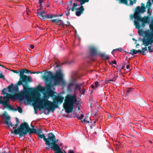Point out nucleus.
Listing matches in <instances>:
<instances>
[{
  "label": "nucleus",
  "mask_w": 153,
  "mask_h": 153,
  "mask_svg": "<svg viewBox=\"0 0 153 153\" xmlns=\"http://www.w3.org/2000/svg\"><path fill=\"white\" fill-rule=\"evenodd\" d=\"M146 38H153V31H149V30L145 32Z\"/></svg>",
  "instance_id": "obj_17"
},
{
  "label": "nucleus",
  "mask_w": 153,
  "mask_h": 153,
  "mask_svg": "<svg viewBox=\"0 0 153 153\" xmlns=\"http://www.w3.org/2000/svg\"><path fill=\"white\" fill-rule=\"evenodd\" d=\"M150 9V8H148V9H147V13L148 14H149Z\"/></svg>",
  "instance_id": "obj_53"
},
{
  "label": "nucleus",
  "mask_w": 153,
  "mask_h": 153,
  "mask_svg": "<svg viewBox=\"0 0 153 153\" xmlns=\"http://www.w3.org/2000/svg\"><path fill=\"white\" fill-rule=\"evenodd\" d=\"M16 121L17 123H18L19 122V121L18 119L17 118H16Z\"/></svg>",
  "instance_id": "obj_56"
},
{
  "label": "nucleus",
  "mask_w": 153,
  "mask_h": 153,
  "mask_svg": "<svg viewBox=\"0 0 153 153\" xmlns=\"http://www.w3.org/2000/svg\"><path fill=\"white\" fill-rule=\"evenodd\" d=\"M18 88L17 87H16V89H15V91H17L18 90Z\"/></svg>",
  "instance_id": "obj_61"
},
{
  "label": "nucleus",
  "mask_w": 153,
  "mask_h": 153,
  "mask_svg": "<svg viewBox=\"0 0 153 153\" xmlns=\"http://www.w3.org/2000/svg\"><path fill=\"white\" fill-rule=\"evenodd\" d=\"M55 136L52 133H49L48 134V140L51 141L52 142H58V140H57L56 141H55L56 140Z\"/></svg>",
  "instance_id": "obj_15"
},
{
  "label": "nucleus",
  "mask_w": 153,
  "mask_h": 153,
  "mask_svg": "<svg viewBox=\"0 0 153 153\" xmlns=\"http://www.w3.org/2000/svg\"><path fill=\"white\" fill-rule=\"evenodd\" d=\"M151 6L152 3L150 2V1H149L146 3V7L147 8H150V7H151Z\"/></svg>",
  "instance_id": "obj_29"
},
{
  "label": "nucleus",
  "mask_w": 153,
  "mask_h": 153,
  "mask_svg": "<svg viewBox=\"0 0 153 153\" xmlns=\"http://www.w3.org/2000/svg\"><path fill=\"white\" fill-rule=\"evenodd\" d=\"M30 47L31 49H33L34 48V46L33 45H30Z\"/></svg>",
  "instance_id": "obj_49"
},
{
  "label": "nucleus",
  "mask_w": 153,
  "mask_h": 153,
  "mask_svg": "<svg viewBox=\"0 0 153 153\" xmlns=\"http://www.w3.org/2000/svg\"><path fill=\"white\" fill-rule=\"evenodd\" d=\"M136 51L137 52V53H142V50H138L137 51L136 50Z\"/></svg>",
  "instance_id": "obj_51"
},
{
  "label": "nucleus",
  "mask_w": 153,
  "mask_h": 153,
  "mask_svg": "<svg viewBox=\"0 0 153 153\" xmlns=\"http://www.w3.org/2000/svg\"><path fill=\"white\" fill-rule=\"evenodd\" d=\"M85 91V90L84 89H80L81 91H79V92L81 94H84V93Z\"/></svg>",
  "instance_id": "obj_38"
},
{
  "label": "nucleus",
  "mask_w": 153,
  "mask_h": 153,
  "mask_svg": "<svg viewBox=\"0 0 153 153\" xmlns=\"http://www.w3.org/2000/svg\"><path fill=\"white\" fill-rule=\"evenodd\" d=\"M130 53L132 55H134L137 54V52L136 50L134 49H132L131 50V52Z\"/></svg>",
  "instance_id": "obj_30"
},
{
  "label": "nucleus",
  "mask_w": 153,
  "mask_h": 153,
  "mask_svg": "<svg viewBox=\"0 0 153 153\" xmlns=\"http://www.w3.org/2000/svg\"><path fill=\"white\" fill-rule=\"evenodd\" d=\"M101 56L103 57L105 59H108L109 58V56L108 55H105L104 54H101Z\"/></svg>",
  "instance_id": "obj_31"
},
{
  "label": "nucleus",
  "mask_w": 153,
  "mask_h": 153,
  "mask_svg": "<svg viewBox=\"0 0 153 153\" xmlns=\"http://www.w3.org/2000/svg\"><path fill=\"white\" fill-rule=\"evenodd\" d=\"M70 23L69 22H67V24H66L67 26H69L70 25Z\"/></svg>",
  "instance_id": "obj_55"
},
{
  "label": "nucleus",
  "mask_w": 153,
  "mask_h": 153,
  "mask_svg": "<svg viewBox=\"0 0 153 153\" xmlns=\"http://www.w3.org/2000/svg\"><path fill=\"white\" fill-rule=\"evenodd\" d=\"M64 99V98L62 96H55V97H53V101L56 103L61 104L62 102Z\"/></svg>",
  "instance_id": "obj_12"
},
{
  "label": "nucleus",
  "mask_w": 153,
  "mask_h": 153,
  "mask_svg": "<svg viewBox=\"0 0 153 153\" xmlns=\"http://www.w3.org/2000/svg\"><path fill=\"white\" fill-rule=\"evenodd\" d=\"M45 11H44L43 12L40 13L38 11L36 13L37 16L39 17V18L44 20L45 19Z\"/></svg>",
  "instance_id": "obj_19"
},
{
  "label": "nucleus",
  "mask_w": 153,
  "mask_h": 153,
  "mask_svg": "<svg viewBox=\"0 0 153 153\" xmlns=\"http://www.w3.org/2000/svg\"><path fill=\"white\" fill-rule=\"evenodd\" d=\"M38 136L39 139H40L43 138V140L45 142V144L47 146H51L50 147L51 148V147L53 145V143L51 144L49 141L47 140V138H46L45 137V135L44 134H40L38 133Z\"/></svg>",
  "instance_id": "obj_10"
},
{
  "label": "nucleus",
  "mask_w": 153,
  "mask_h": 153,
  "mask_svg": "<svg viewBox=\"0 0 153 153\" xmlns=\"http://www.w3.org/2000/svg\"><path fill=\"white\" fill-rule=\"evenodd\" d=\"M25 72V69H22L20 70L19 74V76L20 77V78L22 77V76L24 75V74Z\"/></svg>",
  "instance_id": "obj_27"
},
{
  "label": "nucleus",
  "mask_w": 153,
  "mask_h": 153,
  "mask_svg": "<svg viewBox=\"0 0 153 153\" xmlns=\"http://www.w3.org/2000/svg\"><path fill=\"white\" fill-rule=\"evenodd\" d=\"M131 88L129 89L128 91V92H129L130 91H131Z\"/></svg>",
  "instance_id": "obj_62"
},
{
  "label": "nucleus",
  "mask_w": 153,
  "mask_h": 153,
  "mask_svg": "<svg viewBox=\"0 0 153 153\" xmlns=\"http://www.w3.org/2000/svg\"><path fill=\"white\" fill-rule=\"evenodd\" d=\"M39 1L40 5L41 6L42 5V3H43L44 1V0H39Z\"/></svg>",
  "instance_id": "obj_42"
},
{
  "label": "nucleus",
  "mask_w": 153,
  "mask_h": 153,
  "mask_svg": "<svg viewBox=\"0 0 153 153\" xmlns=\"http://www.w3.org/2000/svg\"><path fill=\"white\" fill-rule=\"evenodd\" d=\"M0 78H3L4 79V76L2 74H0Z\"/></svg>",
  "instance_id": "obj_47"
},
{
  "label": "nucleus",
  "mask_w": 153,
  "mask_h": 153,
  "mask_svg": "<svg viewBox=\"0 0 153 153\" xmlns=\"http://www.w3.org/2000/svg\"><path fill=\"white\" fill-rule=\"evenodd\" d=\"M53 92L51 91H49V94H53Z\"/></svg>",
  "instance_id": "obj_58"
},
{
  "label": "nucleus",
  "mask_w": 153,
  "mask_h": 153,
  "mask_svg": "<svg viewBox=\"0 0 153 153\" xmlns=\"http://www.w3.org/2000/svg\"><path fill=\"white\" fill-rule=\"evenodd\" d=\"M36 103L37 106L41 108L47 110L48 112L51 111L53 112L54 109L57 107V105L54 103L49 101L48 99L45 98L37 99Z\"/></svg>",
  "instance_id": "obj_5"
},
{
  "label": "nucleus",
  "mask_w": 153,
  "mask_h": 153,
  "mask_svg": "<svg viewBox=\"0 0 153 153\" xmlns=\"http://www.w3.org/2000/svg\"><path fill=\"white\" fill-rule=\"evenodd\" d=\"M134 41V42L135 44H136V47L137 48H138V46L139 45V44L137 43H136V42L137 41V40H135V39H133Z\"/></svg>",
  "instance_id": "obj_37"
},
{
  "label": "nucleus",
  "mask_w": 153,
  "mask_h": 153,
  "mask_svg": "<svg viewBox=\"0 0 153 153\" xmlns=\"http://www.w3.org/2000/svg\"><path fill=\"white\" fill-rule=\"evenodd\" d=\"M126 68L127 69L128 71H129L130 70V66L129 65H128L126 66Z\"/></svg>",
  "instance_id": "obj_41"
},
{
  "label": "nucleus",
  "mask_w": 153,
  "mask_h": 153,
  "mask_svg": "<svg viewBox=\"0 0 153 153\" xmlns=\"http://www.w3.org/2000/svg\"><path fill=\"white\" fill-rule=\"evenodd\" d=\"M138 80L140 81H143L144 80V79L143 76L141 75H140L137 78Z\"/></svg>",
  "instance_id": "obj_26"
},
{
  "label": "nucleus",
  "mask_w": 153,
  "mask_h": 153,
  "mask_svg": "<svg viewBox=\"0 0 153 153\" xmlns=\"http://www.w3.org/2000/svg\"><path fill=\"white\" fill-rule=\"evenodd\" d=\"M134 23L135 28L138 30V33L139 36L143 37V38H145V32H144L143 29H140L141 25L139 22L134 20Z\"/></svg>",
  "instance_id": "obj_8"
},
{
  "label": "nucleus",
  "mask_w": 153,
  "mask_h": 153,
  "mask_svg": "<svg viewBox=\"0 0 153 153\" xmlns=\"http://www.w3.org/2000/svg\"><path fill=\"white\" fill-rule=\"evenodd\" d=\"M137 16H135V19L136 20V21L141 22H142L149 24V23L150 19L149 17L148 16H144L143 18H142L140 16H139V14H138Z\"/></svg>",
  "instance_id": "obj_9"
},
{
  "label": "nucleus",
  "mask_w": 153,
  "mask_h": 153,
  "mask_svg": "<svg viewBox=\"0 0 153 153\" xmlns=\"http://www.w3.org/2000/svg\"><path fill=\"white\" fill-rule=\"evenodd\" d=\"M1 117L4 120V123L7 126V128H9L10 126L13 127V130H11V133H14L16 134H19L20 137L25 136L28 132L30 129L29 126L27 124L22 123L21 124L20 128L16 129L18 124L13 125L11 122L10 117L6 112H5L1 115Z\"/></svg>",
  "instance_id": "obj_1"
},
{
  "label": "nucleus",
  "mask_w": 153,
  "mask_h": 153,
  "mask_svg": "<svg viewBox=\"0 0 153 153\" xmlns=\"http://www.w3.org/2000/svg\"><path fill=\"white\" fill-rule=\"evenodd\" d=\"M49 148H50V147H46L45 148V149H49Z\"/></svg>",
  "instance_id": "obj_59"
},
{
  "label": "nucleus",
  "mask_w": 153,
  "mask_h": 153,
  "mask_svg": "<svg viewBox=\"0 0 153 153\" xmlns=\"http://www.w3.org/2000/svg\"><path fill=\"white\" fill-rule=\"evenodd\" d=\"M82 85V84H76L74 88V91H75L76 90H78L79 91H81L80 89H81V87Z\"/></svg>",
  "instance_id": "obj_23"
},
{
  "label": "nucleus",
  "mask_w": 153,
  "mask_h": 153,
  "mask_svg": "<svg viewBox=\"0 0 153 153\" xmlns=\"http://www.w3.org/2000/svg\"><path fill=\"white\" fill-rule=\"evenodd\" d=\"M22 97L25 100L27 101H30L31 100V98L29 95L27 94H24L22 96Z\"/></svg>",
  "instance_id": "obj_21"
},
{
  "label": "nucleus",
  "mask_w": 153,
  "mask_h": 153,
  "mask_svg": "<svg viewBox=\"0 0 153 153\" xmlns=\"http://www.w3.org/2000/svg\"><path fill=\"white\" fill-rule=\"evenodd\" d=\"M22 81L21 80H20L19 81L18 84L19 85H20L22 84Z\"/></svg>",
  "instance_id": "obj_50"
},
{
  "label": "nucleus",
  "mask_w": 153,
  "mask_h": 153,
  "mask_svg": "<svg viewBox=\"0 0 153 153\" xmlns=\"http://www.w3.org/2000/svg\"><path fill=\"white\" fill-rule=\"evenodd\" d=\"M109 64L111 65L116 64V61L115 60H114L111 62H109Z\"/></svg>",
  "instance_id": "obj_35"
},
{
  "label": "nucleus",
  "mask_w": 153,
  "mask_h": 153,
  "mask_svg": "<svg viewBox=\"0 0 153 153\" xmlns=\"http://www.w3.org/2000/svg\"><path fill=\"white\" fill-rule=\"evenodd\" d=\"M14 72L17 74V73H19V72H18L16 71H14Z\"/></svg>",
  "instance_id": "obj_60"
},
{
  "label": "nucleus",
  "mask_w": 153,
  "mask_h": 153,
  "mask_svg": "<svg viewBox=\"0 0 153 153\" xmlns=\"http://www.w3.org/2000/svg\"><path fill=\"white\" fill-rule=\"evenodd\" d=\"M51 150H54L55 153H63L59 146L56 143H53L51 147Z\"/></svg>",
  "instance_id": "obj_11"
},
{
  "label": "nucleus",
  "mask_w": 153,
  "mask_h": 153,
  "mask_svg": "<svg viewBox=\"0 0 153 153\" xmlns=\"http://www.w3.org/2000/svg\"><path fill=\"white\" fill-rule=\"evenodd\" d=\"M63 74L61 70H59L56 72L55 75L52 74L51 72L45 73L43 78L46 81H53L55 85H59L62 82Z\"/></svg>",
  "instance_id": "obj_4"
},
{
  "label": "nucleus",
  "mask_w": 153,
  "mask_h": 153,
  "mask_svg": "<svg viewBox=\"0 0 153 153\" xmlns=\"http://www.w3.org/2000/svg\"><path fill=\"white\" fill-rule=\"evenodd\" d=\"M146 11V8L145 6H142L140 7V6H137L135 10V11L134 13V15L131 14L130 15V19L131 20L134 18L135 19V16H137L138 14L140 16L141 13H143Z\"/></svg>",
  "instance_id": "obj_7"
},
{
  "label": "nucleus",
  "mask_w": 153,
  "mask_h": 153,
  "mask_svg": "<svg viewBox=\"0 0 153 153\" xmlns=\"http://www.w3.org/2000/svg\"><path fill=\"white\" fill-rule=\"evenodd\" d=\"M91 55H95L97 54V49L94 47L91 46L89 48Z\"/></svg>",
  "instance_id": "obj_18"
},
{
  "label": "nucleus",
  "mask_w": 153,
  "mask_h": 153,
  "mask_svg": "<svg viewBox=\"0 0 153 153\" xmlns=\"http://www.w3.org/2000/svg\"><path fill=\"white\" fill-rule=\"evenodd\" d=\"M20 80H21L22 82H31L32 81L31 78L30 76H27L26 75H24L20 77Z\"/></svg>",
  "instance_id": "obj_14"
},
{
  "label": "nucleus",
  "mask_w": 153,
  "mask_h": 153,
  "mask_svg": "<svg viewBox=\"0 0 153 153\" xmlns=\"http://www.w3.org/2000/svg\"><path fill=\"white\" fill-rule=\"evenodd\" d=\"M149 27H150V29L151 30V31H153V25L152 23L150 24Z\"/></svg>",
  "instance_id": "obj_36"
},
{
  "label": "nucleus",
  "mask_w": 153,
  "mask_h": 153,
  "mask_svg": "<svg viewBox=\"0 0 153 153\" xmlns=\"http://www.w3.org/2000/svg\"><path fill=\"white\" fill-rule=\"evenodd\" d=\"M147 51V48L146 47H145V48H142V53H143V55H145V54L144 53L145 51Z\"/></svg>",
  "instance_id": "obj_32"
},
{
  "label": "nucleus",
  "mask_w": 153,
  "mask_h": 153,
  "mask_svg": "<svg viewBox=\"0 0 153 153\" xmlns=\"http://www.w3.org/2000/svg\"><path fill=\"white\" fill-rule=\"evenodd\" d=\"M23 88H24V90L25 91H27V89H28L27 88H26L25 87V85H23Z\"/></svg>",
  "instance_id": "obj_52"
},
{
  "label": "nucleus",
  "mask_w": 153,
  "mask_h": 153,
  "mask_svg": "<svg viewBox=\"0 0 153 153\" xmlns=\"http://www.w3.org/2000/svg\"><path fill=\"white\" fill-rule=\"evenodd\" d=\"M74 86V83L73 82L70 83L67 86L68 90L69 91H71L73 90Z\"/></svg>",
  "instance_id": "obj_20"
},
{
  "label": "nucleus",
  "mask_w": 153,
  "mask_h": 153,
  "mask_svg": "<svg viewBox=\"0 0 153 153\" xmlns=\"http://www.w3.org/2000/svg\"><path fill=\"white\" fill-rule=\"evenodd\" d=\"M142 41L143 44L145 46H149V52H153V39H138V41Z\"/></svg>",
  "instance_id": "obj_6"
},
{
  "label": "nucleus",
  "mask_w": 153,
  "mask_h": 153,
  "mask_svg": "<svg viewBox=\"0 0 153 153\" xmlns=\"http://www.w3.org/2000/svg\"><path fill=\"white\" fill-rule=\"evenodd\" d=\"M115 50H116V51L118 50L120 51H121L122 50V48H119L116 49Z\"/></svg>",
  "instance_id": "obj_46"
},
{
  "label": "nucleus",
  "mask_w": 153,
  "mask_h": 153,
  "mask_svg": "<svg viewBox=\"0 0 153 153\" xmlns=\"http://www.w3.org/2000/svg\"><path fill=\"white\" fill-rule=\"evenodd\" d=\"M94 85L95 86V88H97L98 87V85H99L98 82H96L95 83Z\"/></svg>",
  "instance_id": "obj_39"
},
{
  "label": "nucleus",
  "mask_w": 153,
  "mask_h": 153,
  "mask_svg": "<svg viewBox=\"0 0 153 153\" xmlns=\"http://www.w3.org/2000/svg\"><path fill=\"white\" fill-rule=\"evenodd\" d=\"M116 51V50L115 49H114L111 52V53L112 54H113L114 53V52Z\"/></svg>",
  "instance_id": "obj_57"
},
{
  "label": "nucleus",
  "mask_w": 153,
  "mask_h": 153,
  "mask_svg": "<svg viewBox=\"0 0 153 153\" xmlns=\"http://www.w3.org/2000/svg\"><path fill=\"white\" fill-rule=\"evenodd\" d=\"M68 8L66 9V15L67 17H68V16L70 15V10H71L70 9L68 10Z\"/></svg>",
  "instance_id": "obj_33"
},
{
  "label": "nucleus",
  "mask_w": 153,
  "mask_h": 153,
  "mask_svg": "<svg viewBox=\"0 0 153 153\" xmlns=\"http://www.w3.org/2000/svg\"><path fill=\"white\" fill-rule=\"evenodd\" d=\"M77 101L76 93H74L73 95H67L63 104V107L65 112L68 113L72 112L74 107V105Z\"/></svg>",
  "instance_id": "obj_3"
},
{
  "label": "nucleus",
  "mask_w": 153,
  "mask_h": 153,
  "mask_svg": "<svg viewBox=\"0 0 153 153\" xmlns=\"http://www.w3.org/2000/svg\"><path fill=\"white\" fill-rule=\"evenodd\" d=\"M25 73H29L30 72V71L27 70V69H25Z\"/></svg>",
  "instance_id": "obj_48"
},
{
  "label": "nucleus",
  "mask_w": 153,
  "mask_h": 153,
  "mask_svg": "<svg viewBox=\"0 0 153 153\" xmlns=\"http://www.w3.org/2000/svg\"><path fill=\"white\" fill-rule=\"evenodd\" d=\"M121 1H123V2L124 3H127V1L126 0H121Z\"/></svg>",
  "instance_id": "obj_54"
},
{
  "label": "nucleus",
  "mask_w": 153,
  "mask_h": 153,
  "mask_svg": "<svg viewBox=\"0 0 153 153\" xmlns=\"http://www.w3.org/2000/svg\"><path fill=\"white\" fill-rule=\"evenodd\" d=\"M76 1L80 2V5H83L85 3L88 2L89 1V0H76Z\"/></svg>",
  "instance_id": "obj_25"
},
{
  "label": "nucleus",
  "mask_w": 153,
  "mask_h": 153,
  "mask_svg": "<svg viewBox=\"0 0 153 153\" xmlns=\"http://www.w3.org/2000/svg\"><path fill=\"white\" fill-rule=\"evenodd\" d=\"M81 5V6L78 9H76L77 11L75 13L76 15L77 16H79L81 14H82L85 10L82 5Z\"/></svg>",
  "instance_id": "obj_13"
},
{
  "label": "nucleus",
  "mask_w": 153,
  "mask_h": 153,
  "mask_svg": "<svg viewBox=\"0 0 153 153\" xmlns=\"http://www.w3.org/2000/svg\"><path fill=\"white\" fill-rule=\"evenodd\" d=\"M146 23H145L142 22L141 24L140 25H141V26L143 28L145 26V24Z\"/></svg>",
  "instance_id": "obj_40"
},
{
  "label": "nucleus",
  "mask_w": 153,
  "mask_h": 153,
  "mask_svg": "<svg viewBox=\"0 0 153 153\" xmlns=\"http://www.w3.org/2000/svg\"><path fill=\"white\" fill-rule=\"evenodd\" d=\"M65 153H66L65 151H64ZM68 153H74V152L73 150H69L68 152Z\"/></svg>",
  "instance_id": "obj_43"
},
{
  "label": "nucleus",
  "mask_w": 153,
  "mask_h": 153,
  "mask_svg": "<svg viewBox=\"0 0 153 153\" xmlns=\"http://www.w3.org/2000/svg\"><path fill=\"white\" fill-rule=\"evenodd\" d=\"M76 115L77 118H79L81 120L84 117V115L82 114L80 117L77 114H76Z\"/></svg>",
  "instance_id": "obj_34"
},
{
  "label": "nucleus",
  "mask_w": 153,
  "mask_h": 153,
  "mask_svg": "<svg viewBox=\"0 0 153 153\" xmlns=\"http://www.w3.org/2000/svg\"><path fill=\"white\" fill-rule=\"evenodd\" d=\"M141 4L142 5V6H144V4H143V3H142Z\"/></svg>",
  "instance_id": "obj_63"
},
{
  "label": "nucleus",
  "mask_w": 153,
  "mask_h": 153,
  "mask_svg": "<svg viewBox=\"0 0 153 153\" xmlns=\"http://www.w3.org/2000/svg\"><path fill=\"white\" fill-rule=\"evenodd\" d=\"M59 16L55 15L53 14H52L51 15H49L48 14H47L45 15V18H46V19H49V18L52 19V18L53 17H57V16L58 17Z\"/></svg>",
  "instance_id": "obj_22"
},
{
  "label": "nucleus",
  "mask_w": 153,
  "mask_h": 153,
  "mask_svg": "<svg viewBox=\"0 0 153 153\" xmlns=\"http://www.w3.org/2000/svg\"><path fill=\"white\" fill-rule=\"evenodd\" d=\"M42 133V131L41 129H40V130H39L38 131H37V135H38V133H39L40 134H41Z\"/></svg>",
  "instance_id": "obj_44"
},
{
  "label": "nucleus",
  "mask_w": 153,
  "mask_h": 153,
  "mask_svg": "<svg viewBox=\"0 0 153 153\" xmlns=\"http://www.w3.org/2000/svg\"><path fill=\"white\" fill-rule=\"evenodd\" d=\"M51 21L53 22H56V24L58 25H62V27H63L64 25H65L64 23L63 22V21L61 19H53L51 20Z\"/></svg>",
  "instance_id": "obj_16"
},
{
  "label": "nucleus",
  "mask_w": 153,
  "mask_h": 153,
  "mask_svg": "<svg viewBox=\"0 0 153 153\" xmlns=\"http://www.w3.org/2000/svg\"><path fill=\"white\" fill-rule=\"evenodd\" d=\"M91 87L93 88V89H96L97 88H95V86H94V85H91Z\"/></svg>",
  "instance_id": "obj_45"
},
{
  "label": "nucleus",
  "mask_w": 153,
  "mask_h": 153,
  "mask_svg": "<svg viewBox=\"0 0 153 153\" xmlns=\"http://www.w3.org/2000/svg\"><path fill=\"white\" fill-rule=\"evenodd\" d=\"M63 15V14H61V15H59V16H60V17H61V16H62Z\"/></svg>",
  "instance_id": "obj_64"
},
{
  "label": "nucleus",
  "mask_w": 153,
  "mask_h": 153,
  "mask_svg": "<svg viewBox=\"0 0 153 153\" xmlns=\"http://www.w3.org/2000/svg\"><path fill=\"white\" fill-rule=\"evenodd\" d=\"M77 5L76 3H74L73 4V7L71 8V10L72 11H74L75 9L76 10V7L77 6Z\"/></svg>",
  "instance_id": "obj_28"
},
{
  "label": "nucleus",
  "mask_w": 153,
  "mask_h": 153,
  "mask_svg": "<svg viewBox=\"0 0 153 153\" xmlns=\"http://www.w3.org/2000/svg\"><path fill=\"white\" fill-rule=\"evenodd\" d=\"M90 118L88 117H86L83 120H82V122L84 123H88L89 122Z\"/></svg>",
  "instance_id": "obj_24"
},
{
  "label": "nucleus",
  "mask_w": 153,
  "mask_h": 153,
  "mask_svg": "<svg viewBox=\"0 0 153 153\" xmlns=\"http://www.w3.org/2000/svg\"><path fill=\"white\" fill-rule=\"evenodd\" d=\"M12 87L9 86L7 89H4L2 91V94L4 95L3 98L4 100H2V97H0V104H1L5 108H7L15 111H18L22 113V108L18 106L17 108H13L11 105L9 103V101L10 99L13 100L16 99V97L15 96L12 95L10 94L7 93V91L9 92H11L12 90Z\"/></svg>",
  "instance_id": "obj_2"
}]
</instances>
